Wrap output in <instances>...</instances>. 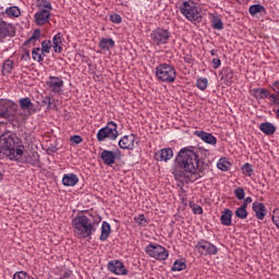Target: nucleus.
I'll use <instances>...</instances> for the list:
<instances>
[{
	"label": "nucleus",
	"instance_id": "nucleus-1",
	"mask_svg": "<svg viewBox=\"0 0 279 279\" xmlns=\"http://www.w3.org/2000/svg\"><path fill=\"white\" fill-rule=\"evenodd\" d=\"M208 167V163L201 161L199 154L193 149V146H190L178 153L172 173L178 182H197L199 178L206 175L205 171Z\"/></svg>",
	"mask_w": 279,
	"mask_h": 279
},
{
	"label": "nucleus",
	"instance_id": "nucleus-2",
	"mask_svg": "<svg viewBox=\"0 0 279 279\" xmlns=\"http://www.w3.org/2000/svg\"><path fill=\"white\" fill-rule=\"evenodd\" d=\"M0 154L9 156L10 160H19L25 154V145L16 134L5 132L0 136Z\"/></svg>",
	"mask_w": 279,
	"mask_h": 279
},
{
	"label": "nucleus",
	"instance_id": "nucleus-3",
	"mask_svg": "<svg viewBox=\"0 0 279 279\" xmlns=\"http://www.w3.org/2000/svg\"><path fill=\"white\" fill-rule=\"evenodd\" d=\"M27 113L19 111V105L12 100L0 102V119H5L13 128H21V123L27 121Z\"/></svg>",
	"mask_w": 279,
	"mask_h": 279
},
{
	"label": "nucleus",
	"instance_id": "nucleus-4",
	"mask_svg": "<svg viewBox=\"0 0 279 279\" xmlns=\"http://www.w3.org/2000/svg\"><path fill=\"white\" fill-rule=\"evenodd\" d=\"M72 228L77 239H93V233L97 230L93 227V220L82 214V211L72 219Z\"/></svg>",
	"mask_w": 279,
	"mask_h": 279
},
{
	"label": "nucleus",
	"instance_id": "nucleus-5",
	"mask_svg": "<svg viewBox=\"0 0 279 279\" xmlns=\"http://www.w3.org/2000/svg\"><path fill=\"white\" fill-rule=\"evenodd\" d=\"M155 75L159 82L173 84V82H175V77H178V72L175 71V68L169 63H161L156 66Z\"/></svg>",
	"mask_w": 279,
	"mask_h": 279
},
{
	"label": "nucleus",
	"instance_id": "nucleus-6",
	"mask_svg": "<svg viewBox=\"0 0 279 279\" xmlns=\"http://www.w3.org/2000/svg\"><path fill=\"white\" fill-rule=\"evenodd\" d=\"M180 12L187 21L202 22V8L195 5V2L183 1L180 7Z\"/></svg>",
	"mask_w": 279,
	"mask_h": 279
},
{
	"label": "nucleus",
	"instance_id": "nucleus-7",
	"mask_svg": "<svg viewBox=\"0 0 279 279\" xmlns=\"http://www.w3.org/2000/svg\"><path fill=\"white\" fill-rule=\"evenodd\" d=\"M118 125L114 121L107 122V125L101 128L96 135L98 143H104L106 138L109 141H117L119 137V131L117 130Z\"/></svg>",
	"mask_w": 279,
	"mask_h": 279
},
{
	"label": "nucleus",
	"instance_id": "nucleus-8",
	"mask_svg": "<svg viewBox=\"0 0 279 279\" xmlns=\"http://www.w3.org/2000/svg\"><path fill=\"white\" fill-rule=\"evenodd\" d=\"M146 254L156 260H167L169 258V251L159 244H148L145 247Z\"/></svg>",
	"mask_w": 279,
	"mask_h": 279
},
{
	"label": "nucleus",
	"instance_id": "nucleus-9",
	"mask_svg": "<svg viewBox=\"0 0 279 279\" xmlns=\"http://www.w3.org/2000/svg\"><path fill=\"white\" fill-rule=\"evenodd\" d=\"M150 38L154 45L160 47V45H167V43H169V38H171V32L167 28L157 27L151 32Z\"/></svg>",
	"mask_w": 279,
	"mask_h": 279
},
{
	"label": "nucleus",
	"instance_id": "nucleus-10",
	"mask_svg": "<svg viewBox=\"0 0 279 279\" xmlns=\"http://www.w3.org/2000/svg\"><path fill=\"white\" fill-rule=\"evenodd\" d=\"M196 250L201 252L204 256H215L219 253V248L208 240H199L196 244Z\"/></svg>",
	"mask_w": 279,
	"mask_h": 279
},
{
	"label": "nucleus",
	"instance_id": "nucleus-11",
	"mask_svg": "<svg viewBox=\"0 0 279 279\" xmlns=\"http://www.w3.org/2000/svg\"><path fill=\"white\" fill-rule=\"evenodd\" d=\"M100 158L107 167H112L117 160H121V150L116 149V151L104 149L100 153Z\"/></svg>",
	"mask_w": 279,
	"mask_h": 279
},
{
	"label": "nucleus",
	"instance_id": "nucleus-12",
	"mask_svg": "<svg viewBox=\"0 0 279 279\" xmlns=\"http://www.w3.org/2000/svg\"><path fill=\"white\" fill-rule=\"evenodd\" d=\"M138 138L137 134L131 133L130 135H124L120 141H119V147L120 149H130L131 151L135 149L136 145H138ZM136 143V145H135Z\"/></svg>",
	"mask_w": 279,
	"mask_h": 279
},
{
	"label": "nucleus",
	"instance_id": "nucleus-13",
	"mask_svg": "<svg viewBox=\"0 0 279 279\" xmlns=\"http://www.w3.org/2000/svg\"><path fill=\"white\" fill-rule=\"evenodd\" d=\"M108 271L114 274L116 276H128V269L125 264L119 259L110 260L107 265Z\"/></svg>",
	"mask_w": 279,
	"mask_h": 279
},
{
	"label": "nucleus",
	"instance_id": "nucleus-14",
	"mask_svg": "<svg viewBox=\"0 0 279 279\" xmlns=\"http://www.w3.org/2000/svg\"><path fill=\"white\" fill-rule=\"evenodd\" d=\"M20 108L22 112H25L27 117H32V114H36V108L34 107V102L29 97H24L19 100Z\"/></svg>",
	"mask_w": 279,
	"mask_h": 279
},
{
	"label": "nucleus",
	"instance_id": "nucleus-15",
	"mask_svg": "<svg viewBox=\"0 0 279 279\" xmlns=\"http://www.w3.org/2000/svg\"><path fill=\"white\" fill-rule=\"evenodd\" d=\"M50 81H47L46 86L51 89L52 93H62L64 87V81L58 76H49Z\"/></svg>",
	"mask_w": 279,
	"mask_h": 279
},
{
	"label": "nucleus",
	"instance_id": "nucleus-16",
	"mask_svg": "<svg viewBox=\"0 0 279 279\" xmlns=\"http://www.w3.org/2000/svg\"><path fill=\"white\" fill-rule=\"evenodd\" d=\"M51 21V13L47 9H41L35 13L36 25H47Z\"/></svg>",
	"mask_w": 279,
	"mask_h": 279
},
{
	"label": "nucleus",
	"instance_id": "nucleus-17",
	"mask_svg": "<svg viewBox=\"0 0 279 279\" xmlns=\"http://www.w3.org/2000/svg\"><path fill=\"white\" fill-rule=\"evenodd\" d=\"M194 136H197L203 141V143H206L207 145H217V137H215L213 133H208L206 131H194Z\"/></svg>",
	"mask_w": 279,
	"mask_h": 279
},
{
	"label": "nucleus",
	"instance_id": "nucleus-18",
	"mask_svg": "<svg viewBox=\"0 0 279 279\" xmlns=\"http://www.w3.org/2000/svg\"><path fill=\"white\" fill-rule=\"evenodd\" d=\"M253 210L255 211V217L260 221L267 217V207H265V204L263 203L254 202Z\"/></svg>",
	"mask_w": 279,
	"mask_h": 279
},
{
	"label": "nucleus",
	"instance_id": "nucleus-19",
	"mask_svg": "<svg viewBox=\"0 0 279 279\" xmlns=\"http://www.w3.org/2000/svg\"><path fill=\"white\" fill-rule=\"evenodd\" d=\"M220 75V80H223L226 86H232V80H234V72L232 71V68H223Z\"/></svg>",
	"mask_w": 279,
	"mask_h": 279
},
{
	"label": "nucleus",
	"instance_id": "nucleus-20",
	"mask_svg": "<svg viewBox=\"0 0 279 279\" xmlns=\"http://www.w3.org/2000/svg\"><path fill=\"white\" fill-rule=\"evenodd\" d=\"M17 162H27L32 167H40V155H38V151H33L26 160L19 159Z\"/></svg>",
	"mask_w": 279,
	"mask_h": 279
},
{
	"label": "nucleus",
	"instance_id": "nucleus-21",
	"mask_svg": "<svg viewBox=\"0 0 279 279\" xmlns=\"http://www.w3.org/2000/svg\"><path fill=\"white\" fill-rule=\"evenodd\" d=\"M77 182H80V178L75 173H68L62 178L63 186H75Z\"/></svg>",
	"mask_w": 279,
	"mask_h": 279
},
{
	"label": "nucleus",
	"instance_id": "nucleus-22",
	"mask_svg": "<svg viewBox=\"0 0 279 279\" xmlns=\"http://www.w3.org/2000/svg\"><path fill=\"white\" fill-rule=\"evenodd\" d=\"M259 130L266 136H274L276 134V125L270 122H263L259 124Z\"/></svg>",
	"mask_w": 279,
	"mask_h": 279
},
{
	"label": "nucleus",
	"instance_id": "nucleus-23",
	"mask_svg": "<svg viewBox=\"0 0 279 279\" xmlns=\"http://www.w3.org/2000/svg\"><path fill=\"white\" fill-rule=\"evenodd\" d=\"M232 210L230 208H226L220 216V223L227 227L232 226Z\"/></svg>",
	"mask_w": 279,
	"mask_h": 279
},
{
	"label": "nucleus",
	"instance_id": "nucleus-24",
	"mask_svg": "<svg viewBox=\"0 0 279 279\" xmlns=\"http://www.w3.org/2000/svg\"><path fill=\"white\" fill-rule=\"evenodd\" d=\"M112 228L110 227V223H108V221H102L99 241H108V236H110Z\"/></svg>",
	"mask_w": 279,
	"mask_h": 279
},
{
	"label": "nucleus",
	"instance_id": "nucleus-25",
	"mask_svg": "<svg viewBox=\"0 0 279 279\" xmlns=\"http://www.w3.org/2000/svg\"><path fill=\"white\" fill-rule=\"evenodd\" d=\"M98 47H99V49H101V51H110V49H112L114 47V39L102 38V39H100Z\"/></svg>",
	"mask_w": 279,
	"mask_h": 279
},
{
	"label": "nucleus",
	"instance_id": "nucleus-26",
	"mask_svg": "<svg viewBox=\"0 0 279 279\" xmlns=\"http://www.w3.org/2000/svg\"><path fill=\"white\" fill-rule=\"evenodd\" d=\"M248 14H251V16H256V14H267V9H265L263 4H252L248 8Z\"/></svg>",
	"mask_w": 279,
	"mask_h": 279
},
{
	"label": "nucleus",
	"instance_id": "nucleus-27",
	"mask_svg": "<svg viewBox=\"0 0 279 279\" xmlns=\"http://www.w3.org/2000/svg\"><path fill=\"white\" fill-rule=\"evenodd\" d=\"M252 95L255 99H269V90L266 88H253Z\"/></svg>",
	"mask_w": 279,
	"mask_h": 279
},
{
	"label": "nucleus",
	"instance_id": "nucleus-28",
	"mask_svg": "<svg viewBox=\"0 0 279 279\" xmlns=\"http://www.w3.org/2000/svg\"><path fill=\"white\" fill-rule=\"evenodd\" d=\"M36 40H40V29L37 28L33 32V35L24 41L23 47H27V45H36Z\"/></svg>",
	"mask_w": 279,
	"mask_h": 279
},
{
	"label": "nucleus",
	"instance_id": "nucleus-29",
	"mask_svg": "<svg viewBox=\"0 0 279 279\" xmlns=\"http://www.w3.org/2000/svg\"><path fill=\"white\" fill-rule=\"evenodd\" d=\"M159 158L163 162H167V160H171L173 158V149L171 148H163L159 151Z\"/></svg>",
	"mask_w": 279,
	"mask_h": 279
},
{
	"label": "nucleus",
	"instance_id": "nucleus-30",
	"mask_svg": "<svg viewBox=\"0 0 279 279\" xmlns=\"http://www.w3.org/2000/svg\"><path fill=\"white\" fill-rule=\"evenodd\" d=\"M13 69H14V61L8 59L2 64L1 73L2 75H8V73H12Z\"/></svg>",
	"mask_w": 279,
	"mask_h": 279
},
{
	"label": "nucleus",
	"instance_id": "nucleus-31",
	"mask_svg": "<svg viewBox=\"0 0 279 279\" xmlns=\"http://www.w3.org/2000/svg\"><path fill=\"white\" fill-rule=\"evenodd\" d=\"M4 12L8 16H13L15 19H19V16H21V9H19V7H9L5 9Z\"/></svg>",
	"mask_w": 279,
	"mask_h": 279
},
{
	"label": "nucleus",
	"instance_id": "nucleus-32",
	"mask_svg": "<svg viewBox=\"0 0 279 279\" xmlns=\"http://www.w3.org/2000/svg\"><path fill=\"white\" fill-rule=\"evenodd\" d=\"M184 269H186V262H182V259L174 260L172 271H184Z\"/></svg>",
	"mask_w": 279,
	"mask_h": 279
},
{
	"label": "nucleus",
	"instance_id": "nucleus-33",
	"mask_svg": "<svg viewBox=\"0 0 279 279\" xmlns=\"http://www.w3.org/2000/svg\"><path fill=\"white\" fill-rule=\"evenodd\" d=\"M242 173L244 175H247L248 178H252V174L254 173V166L252 163L246 162L242 166Z\"/></svg>",
	"mask_w": 279,
	"mask_h": 279
},
{
	"label": "nucleus",
	"instance_id": "nucleus-34",
	"mask_svg": "<svg viewBox=\"0 0 279 279\" xmlns=\"http://www.w3.org/2000/svg\"><path fill=\"white\" fill-rule=\"evenodd\" d=\"M217 167L220 171H230V167H232V163L226 159H220L217 163Z\"/></svg>",
	"mask_w": 279,
	"mask_h": 279
},
{
	"label": "nucleus",
	"instance_id": "nucleus-35",
	"mask_svg": "<svg viewBox=\"0 0 279 279\" xmlns=\"http://www.w3.org/2000/svg\"><path fill=\"white\" fill-rule=\"evenodd\" d=\"M134 221H135V223H137V226H141V228H145V227H147V223H149V221L145 217V214L134 217Z\"/></svg>",
	"mask_w": 279,
	"mask_h": 279
},
{
	"label": "nucleus",
	"instance_id": "nucleus-36",
	"mask_svg": "<svg viewBox=\"0 0 279 279\" xmlns=\"http://www.w3.org/2000/svg\"><path fill=\"white\" fill-rule=\"evenodd\" d=\"M211 27L213 29H218V32H220V29H223V22L219 19V16L213 17Z\"/></svg>",
	"mask_w": 279,
	"mask_h": 279
},
{
	"label": "nucleus",
	"instance_id": "nucleus-37",
	"mask_svg": "<svg viewBox=\"0 0 279 279\" xmlns=\"http://www.w3.org/2000/svg\"><path fill=\"white\" fill-rule=\"evenodd\" d=\"M196 87L199 90H206V88H208V78L199 77L196 80Z\"/></svg>",
	"mask_w": 279,
	"mask_h": 279
},
{
	"label": "nucleus",
	"instance_id": "nucleus-38",
	"mask_svg": "<svg viewBox=\"0 0 279 279\" xmlns=\"http://www.w3.org/2000/svg\"><path fill=\"white\" fill-rule=\"evenodd\" d=\"M16 36V32H11L0 26V38H14Z\"/></svg>",
	"mask_w": 279,
	"mask_h": 279
},
{
	"label": "nucleus",
	"instance_id": "nucleus-39",
	"mask_svg": "<svg viewBox=\"0 0 279 279\" xmlns=\"http://www.w3.org/2000/svg\"><path fill=\"white\" fill-rule=\"evenodd\" d=\"M235 217L238 219H247V209L245 207H238L235 210Z\"/></svg>",
	"mask_w": 279,
	"mask_h": 279
},
{
	"label": "nucleus",
	"instance_id": "nucleus-40",
	"mask_svg": "<svg viewBox=\"0 0 279 279\" xmlns=\"http://www.w3.org/2000/svg\"><path fill=\"white\" fill-rule=\"evenodd\" d=\"M233 193L236 199H239V202H242V199H245V190L243 187H236Z\"/></svg>",
	"mask_w": 279,
	"mask_h": 279
},
{
	"label": "nucleus",
	"instance_id": "nucleus-41",
	"mask_svg": "<svg viewBox=\"0 0 279 279\" xmlns=\"http://www.w3.org/2000/svg\"><path fill=\"white\" fill-rule=\"evenodd\" d=\"M190 208H192L194 215H203L204 214V209L202 208V206L195 204L194 202H190Z\"/></svg>",
	"mask_w": 279,
	"mask_h": 279
},
{
	"label": "nucleus",
	"instance_id": "nucleus-42",
	"mask_svg": "<svg viewBox=\"0 0 279 279\" xmlns=\"http://www.w3.org/2000/svg\"><path fill=\"white\" fill-rule=\"evenodd\" d=\"M43 53H49L51 51V40H44L41 43Z\"/></svg>",
	"mask_w": 279,
	"mask_h": 279
},
{
	"label": "nucleus",
	"instance_id": "nucleus-43",
	"mask_svg": "<svg viewBox=\"0 0 279 279\" xmlns=\"http://www.w3.org/2000/svg\"><path fill=\"white\" fill-rule=\"evenodd\" d=\"M92 217V225L93 228H95V226H99V223H101V216H99V214H90Z\"/></svg>",
	"mask_w": 279,
	"mask_h": 279
},
{
	"label": "nucleus",
	"instance_id": "nucleus-44",
	"mask_svg": "<svg viewBox=\"0 0 279 279\" xmlns=\"http://www.w3.org/2000/svg\"><path fill=\"white\" fill-rule=\"evenodd\" d=\"M39 8H44L45 10H53L51 7V2L49 0H40V3L38 4Z\"/></svg>",
	"mask_w": 279,
	"mask_h": 279
},
{
	"label": "nucleus",
	"instance_id": "nucleus-45",
	"mask_svg": "<svg viewBox=\"0 0 279 279\" xmlns=\"http://www.w3.org/2000/svg\"><path fill=\"white\" fill-rule=\"evenodd\" d=\"M29 275L26 271H17L13 275V279H28Z\"/></svg>",
	"mask_w": 279,
	"mask_h": 279
},
{
	"label": "nucleus",
	"instance_id": "nucleus-46",
	"mask_svg": "<svg viewBox=\"0 0 279 279\" xmlns=\"http://www.w3.org/2000/svg\"><path fill=\"white\" fill-rule=\"evenodd\" d=\"M110 21H111V23L119 24L123 21V19L121 17V15L113 13L110 15Z\"/></svg>",
	"mask_w": 279,
	"mask_h": 279
},
{
	"label": "nucleus",
	"instance_id": "nucleus-47",
	"mask_svg": "<svg viewBox=\"0 0 279 279\" xmlns=\"http://www.w3.org/2000/svg\"><path fill=\"white\" fill-rule=\"evenodd\" d=\"M21 60H24L25 62H29L32 60V56L29 54V50L24 48L23 49V54L21 57Z\"/></svg>",
	"mask_w": 279,
	"mask_h": 279
},
{
	"label": "nucleus",
	"instance_id": "nucleus-48",
	"mask_svg": "<svg viewBox=\"0 0 279 279\" xmlns=\"http://www.w3.org/2000/svg\"><path fill=\"white\" fill-rule=\"evenodd\" d=\"M70 141L75 145H80V143H82L84 138H82V136L80 135H73L72 137H70Z\"/></svg>",
	"mask_w": 279,
	"mask_h": 279
},
{
	"label": "nucleus",
	"instance_id": "nucleus-49",
	"mask_svg": "<svg viewBox=\"0 0 279 279\" xmlns=\"http://www.w3.org/2000/svg\"><path fill=\"white\" fill-rule=\"evenodd\" d=\"M52 44H59L62 45V33H58L52 38Z\"/></svg>",
	"mask_w": 279,
	"mask_h": 279
},
{
	"label": "nucleus",
	"instance_id": "nucleus-50",
	"mask_svg": "<svg viewBox=\"0 0 279 279\" xmlns=\"http://www.w3.org/2000/svg\"><path fill=\"white\" fill-rule=\"evenodd\" d=\"M46 154H48V156H51V154H58V146L50 145V147L47 148Z\"/></svg>",
	"mask_w": 279,
	"mask_h": 279
},
{
	"label": "nucleus",
	"instance_id": "nucleus-51",
	"mask_svg": "<svg viewBox=\"0 0 279 279\" xmlns=\"http://www.w3.org/2000/svg\"><path fill=\"white\" fill-rule=\"evenodd\" d=\"M38 56H40V48L37 47L32 50L33 60L38 61Z\"/></svg>",
	"mask_w": 279,
	"mask_h": 279
},
{
	"label": "nucleus",
	"instance_id": "nucleus-52",
	"mask_svg": "<svg viewBox=\"0 0 279 279\" xmlns=\"http://www.w3.org/2000/svg\"><path fill=\"white\" fill-rule=\"evenodd\" d=\"M211 64H213V69L217 70L219 66H221V59L219 58L213 59Z\"/></svg>",
	"mask_w": 279,
	"mask_h": 279
},
{
	"label": "nucleus",
	"instance_id": "nucleus-53",
	"mask_svg": "<svg viewBox=\"0 0 279 279\" xmlns=\"http://www.w3.org/2000/svg\"><path fill=\"white\" fill-rule=\"evenodd\" d=\"M43 106H48V109L51 108V97L46 96L43 101H41Z\"/></svg>",
	"mask_w": 279,
	"mask_h": 279
},
{
	"label": "nucleus",
	"instance_id": "nucleus-54",
	"mask_svg": "<svg viewBox=\"0 0 279 279\" xmlns=\"http://www.w3.org/2000/svg\"><path fill=\"white\" fill-rule=\"evenodd\" d=\"M252 202H253L252 197L248 196V197L244 198V201H243L241 207L247 209V205H248V204H252Z\"/></svg>",
	"mask_w": 279,
	"mask_h": 279
},
{
	"label": "nucleus",
	"instance_id": "nucleus-55",
	"mask_svg": "<svg viewBox=\"0 0 279 279\" xmlns=\"http://www.w3.org/2000/svg\"><path fill=\"white\" fill-rule=\"evenodd\" d=\"M62 44H52L54 53H62V46H60Z\"/></svg>",
	"mask_w": 279,
	"mask_h": 279
},
{
	"label": "nucleus",
	"instance_id": "nucleus-56",
	"mask_svg": "<svg viewBox=\"0 0 279 279\" xmlns=\"http://www.w3.org/2000/svg\"><path fill=\"white\" fill-rule=\"evenodd\" d=\"M270 87L277 93V95H279V81H275Z\"/></svg>",
	"mask_w": 279,
	"mask_h": 279
},
{
	"label": "nucleus",
	"instance_id": "nucleus-57",
	"mask_svg": "<svg viewBox=\"0 0 279 279\" xmlns=\"http://www.w3.org/2000/svg\"><path fill=\"white\" fill-rule=\"evenodd\" d=\"M184 62H186L187 64H192L193 63V57L191 54H186L183 58Z\"/></svg>",
	"mask_w": 279,
	"mask_h": 279
},
{
	"label": "nucleus",
	"instance_id": "nucleus-58",
	"mask_svg": "<svg viewBox=\"0 0 279 279\" xmlns=\"http://www.w3.org/2000/svg\"><path fill=\"white\" fill-rule=\"evenodd\" d=\"M45 53L46 52H40L39 54H38V58H37V62H43L44 60H45Z\"/></svg>",
	"mask_w": 279,
	"mask_h": 279
},
{
	"label": "nucleus",
	"instance_id": "nucleus-59",
	"mask_svg": "<svg viewBox=\"0 0 279 279\" xmlns=\"http://www.w3.org/2000/svg\"><path fill=\"white\" fill-rule=\"evenodd\" d=\"M268 98L272 99V101H274L275 99H278L279 97L277 94H269Z\"/></svg>",
	"mask_w": 279,
	"mask_h": 279
},
{
	"label": "nucleus",
	"instance_id": "nucleus-60",
	"mask_svg": "<svg viewBox=\"0 0 279 279\" xmlns=\"http://www.w3.org/2000/svg\"><path fill=\"white\" fill-rule=\"evenodd\" d=\"M5 14V9L3 7H0V16H4Z\"/></svg>",
	"mask_w": 279,
	"mask_h": 279
},
{
	"label": "nucleus",
	"instance_id": "nucleus-61",
	"mask_svg": "<svg viewBox=\"0 0 279 279\" xmlns=\"http://www.w3.org/2000/svg\"><path fill=\"white\" fill-rule=\"evenodd\" d=\"M217 51L218 50H215V49L210 50V56H213V57L217 56Z\"/></svg>",
	"mask_w": 279,
	"mask_h": 279
},
{
	"label": "nucleus",
	"instance_id": "nucleus-62",
	"mask_svg": "<svg viewBox=\"0 0 279 279\" xmlns=\"http://www.w3.org/2000/svg\"><path fill=\"white\" fill-rule=\"evenodd\" d=\"M276 116H277V119H279V107H278V109L276 110Z\"/></svg>",
	"mask_w": 279,
	"mask_h": 279
},
{
	"label": "nucleus",
	"instance_id": "nucleus-63",
	"mask_svg": "<svg viewBox=\"0 0 279 279\" xmlns=\"http://www.w3.org/2000/svg\"><path fill=\"white\" fill-rule=\"evenodd\" d=\"M3 180V173L0 172V182Z\"/></svg>",
	"mask_w": 279,
	"mask_h": 279
},
{
	"label": "nucleus",
	"instance_id": "nucleus-64",
	"mask_svg": "<svg viewBox=\"0 0 279 279\" xmlns=\"http://www.w3.org/2000/svg\"><path fill=\"white\" fill-rule=\"evenodd\" d=\"M28 279H38V278H36V277H32V276H28Z\"/></svg>",
	"mask_w": 279,
	"mask_h": 279
}]
</instances>
